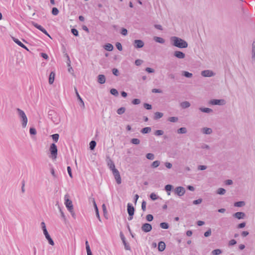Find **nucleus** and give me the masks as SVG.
<instances>
[{
  "mask_svg": "<svg viewBox=\"0 0 255 255\" xmlns=\"http://www.w3.org/2000/svg\"><path fill=\"white\" fill-rule=\"evenodd\" d=\"M171 41L173 45L180 48H185L188 47L187 42L184 40L176 36L171 37Z\"/></svg>",
  "mask_w": 255,
  "mask_h": 255,
  "instance_id": "nucleus-1",
  "label": "nucleus"
},
{
  "mask_svg": "<svg viewBox=\"0 0 255 255\" xmlns=\"http://www.w3.org/2000/svg\"><path fill=\"white\" fill-rule=\"evenodd\" d=\"M16 110L18 113V117L20 119L22 127V128H24L26 127L27 124V118L23 111L19 108H17Z\"/></svg>",
  "mask_w": 255,
  "mask_h": 255,
  "instance_id": "nucleus-2",
  "label": "nucleus"
},
{
  "mask_svg": "<svg viewBox=\"0 0 255 255\" xmlns=\"http://www.w3.org/2000/svg\"><path fill=\"white\" fill-rule=\"evenodd\" d=\"M64 200V204L66 208L70 213H72L73 212V206L72 202L71 200L69 199V196L68 194H66L65 195Z\"/></svg>",
  "mask_w": 255,
  "mask_h": 255,
  "instance_id": "nucleus-3",
  "label": "nucleus"
},
{
  "mask_svg": "<svg viewBox=\"0 0 255 255\" xmlns=\"http://www.w3.org/2000/svg\"><path fill=\"white\" fill-rule=\"evenodd\" d=\"M127 211L129 215L128 220L130 221L133 218V216L134 213V208L131 203H128L127 205Z\"/></svg>",
  "mask_w": 255,
  "mask_h": 255,
  "instance_id": "nucleus-4",
  "label": "nucleus"
},
{
  "mask_svg": "<svg viewBox=\"0 0 255 255\" xmlns=\"http://www.w3.org/2000/svg\"><path fill=\"white\" fill-rule=\"evenodd\" d=\"M49 150L51 154L52 157L55 159L57 155V147L55 143H52L50 145Z\"/></svg>",
  "mask_w": 255,
  "mask_h": 255,
  "instance_id": "nucleus-5",
  "label": "nucleus"
},
{
  "mask_svg": "<svg viewBox=\"0 0 255 255\" xmlns=\"http://www.w3.org/2000/svg\"><path fill=\"white\" fill-rule=\"evenodd\" d=\"M209 103L212 105L223 106L226 104V101L224 99H213L211 100Z\"/></svg>",
  "mask_w": 255,
  "mask_h": 255,
  "instance_id": "nucleus-6",
  "label": "nucleus"
},
{
  "mask_svg": "<svg viewBox=\"0 0 255 255\" xmlns=\"http://www.w3.org/2000/svg\"><path fill=\"white\" fill-rule=\"evenodd\" d=\"M174 192L178 196H182L185 193V189L183 187L178 186L175 188Z\"/></svg>",
  "mask_w": 255,
  "mask_h": 255,
  "instance_id": "nucleus-7",
  "label": "nucleus"
},
{
  "mask_svg": "<svg viewBox=\"0 0 255 255\" xmlns=\"http://www.w3.org/2000/svg\"><path fill=\"white\" fill-rule=\"evenodd\" d=\"M113 175L114 176L115 179L116 180L117 183L118 184H120L122 182L121 177L119 171L118 169L114 170L112 172Z\"/></svg>",
  "mask_w": 255,
  "mask_h": 255,
  "instance_id": "nucleus-8",
  "label": "nucleus"
},
{
  "mask_svg": "<svg viewBox=\"0 0 255 255\" xmlns=\"http://www.w3.org/2000/svg\"><path fill=\"white\" fill-rule=\"evenodd\" d=\"M201 75L204 77H211L215 75V73L211 70H206L201 72Z\"/></svg>",
  "mask_w": 255,
  "mask_h": 255,
  "instance_id": "nucleus-9",
  "label": "nucleus"
},
{
  "mask_svg": "<svg viewBox=\"0 0 255 255\" xmlns=\"http://www.w3.org/2000/svg\"><path fill=\"white\" fill-rule=\"evenodd\" d=\"M33 26L41 31L42 32H43L44 34H45L46 35L48 36L49 37H51L49 33L47 32V31L46 30L45 28H44L41 25L38 24L37 23H34Z\"/></svg>",
  "mask_w": 255,
  "mask_h": 255,
  "instance_id": "nucleus-10",
  "label": "nucleus"
},
{
  "mask_svg": "<svg viewBox=\"0 0 255 255\" xmlns=\"http://www.w3.org/2000/svg\"><path fill=\"white\" fill-rule=\"evenodd\" d=\"M107 165L109 169L113 172L114 170L117 169L115 167V165L113 161L109 157L107 160Z\"/></svg>",
  "mask_w": 255,
  "mask_h": 255,
  "instance_id": "nucleus-11",
  "label": "nucleus"
},
{
  "mask_svg": "<svg viewBox=\"0 0 255 255\" xmlns=\"http://www.w3.org/2000/svg\"><path fill=\"white\" fill-rule=\"evenodd\" d=\"M141 230L144 232H149L152 230V226L150 224L144 223L141 227Z\"/></svg>",
  "mask_w": 255,
  "mask_h": 255,
  "instance_id": "nucleus-12",
  "label": "nucleus"
},
{
  "mask_svg": "<svg viewBox=\"0 0 255 255\" xmlns=\"http://www.w3.org/2000/svg\"><path fill=\"white\" fill-rule=\"evenodd\" d=\"M12 39L18 46H20L21 47L24 48V49H25L27 51H28V49L27 48V47L24 44H23L19 39H18L17 38H16L14 37H12Z\"/></svg>",
  "mask_w": 255,
  "mask_h": 255,
  "instance_id": "nucleus-13",
  "label": "nucleus"
},
{
  "mask_svg": "<svg viewBox=\"0 0 255 255\" xmlns=\"http://www.w3.org/2000/svg\"><path fill=\"white\" fill-rule=\"evenodd\" d=\"M133 45L136 48H140L144 46V42L141 40H135L133 42Z\"/></svg>",
  "mask_w": 255,
  "mask_h": 255,
  "instance_id": "nucleus-14",
  "label": "nucleus"
},
{
  "mask_svg": "<svg viewBox=\"0 0 255 255\" xmlns=\"http://www.w3.org/2000/svg\"><path fill=\"white\" fill-rule=\"evenodd\" d=\"M233 216L234 218H237L238 219H243L245 218L246 214L244 212H238L234 213L233 214Z\"/></svg>",
  "mask_w": 255,
  "mask_h": 255,
  "instance_id": "nucleus-15",
  "label": "nucleus"
},
{
  "mask_svg": "<svg viewBox=\"0 0 255 255\" xmlns=\"http://www.w3.org/2000/svg\"><path fill=\"white\" fill-rule=\"evenodd\" d=\"M174 56L179 59H183L185 57V54L180 51H175L174 52Z\"/></svg>",
  "mask_w": 255,
  "mask_h": 255,
  "instance_id": "nucleus-16",
  "label": "nucleus"
},
{
  "mask_svg": "<svg viewBox=\"0 0 255 255\" xmlns=\"http://www.w3.org/2000/svg\"><path fill=\"white\" fill-rule=\"evenodd\" d=\"M165 249V244L162 241H160L158 243V249L160 252L163 251Z\"/></svg>",
  "mask_w": 255,
  "mask_h": 255,
  "instance_id": "nucleus-17",
  "label": "nucleus"
},
{
  "mask_svg": "<svg viewBox=\"0 0 255 255\" xmlns=\"http://www.w3.org/2000/svg\"><path fill=\"white\" fill-rule=\"evenodd\" d=\"M98 82L102 84L105 83L106 78L104 75H99L98 77Z\"/></svg>",
  "mask_w": 255,
  "mask_h": 255,
  "instance_id": "nucleus-18",
  "label": "nucleus"
},
{
  "mask_svg": "<svg viewBox=\"0 0 255 255\" xmlns=\"http://www.w3.org/2000/svg\"><path fill=\"white\" fill-rule=\"evenodd\" d=\"M93 205H94V208H95V210L96 211V216L98 218V219H99V220L100 221H101V219H100V215H99V213L98 208L97 205L94 199L93 200Z\"/></svg>",
  "mask_w": 255,
  "mask_h": 255,
  "instance_id": "nucleus-19",
  "label": "nucleus"
},
{
  "mask_svg": "<svg viewBox=\"0 0 255 255\" xmlns=\"http://www.w3.org/2000/svg\"><path fill=\"white\" fill-rule=\"evenodd\" d=\"M202 132L205 134H210L212 132V129L209 128H204L202 129Z\"/></svg>",
  "mask_w": 255,
  "mask_h": 255,
  "instance_id": "nucleus-20",
  "label": "nucleus"
},
{
  "mask_svg": "<svg viewBox=\"0 0 255 255\" xmlns=\"http://www.w3.org/2000/svg\"><path fill=\"white\" fill-rule=\"evenodd\" d=\"M55 74L54 72H51L49 75V83L52 84L53 83L54 81Z\"/></svg>",
  "mask_w": 255,
  "mask_h": 255,
  "instance_id": "nucleus-21",
  "label": "nucleus"
},
{
  "mask_svg": "<svg viewBox=\"0 0 255 255\" xmlns=\"http://www.w3.org/2000/svg\"><path fill=\"white\" fill-rule=\"evenodd\" d=\"M85 245H86V249L87 251V255H93L88 241H86Z\"/></svg>",
  "mask_w": 255,
  "mask_h": 255,
  "instance_id": "nucleus-22",
  "label": "nucleus"
},
{
  "mask_svg": "<svg viewBox=\"0 0 255 255\" xmlns=\"http://www.w3.org/2000/svg\"><path fill=\"white\" fill-rule=\"evenodd\" d=\"M153 39L156 42H158V43H159L161 44H163L165 42L164 39L160 37L154 36L153 38Z\"/></svg>",
  "mask_w": 255,
  "mask_h": 255,
  "instance_id": "nucleus-23",
  "label": "nucleus"
},
{
  "mask_svg": "<svg viewBox=\"0 0 255 255\" xmlns=\"http://www.w3.org/2000/svg\"><path fill=\"white\" fill-rule=\"evenodd\" d=\"M181 107L183 109H186L190 106V104L188 101L183 102L180 104Z\"/></svg>",
  "mask_w": 255,
  "mask_h": 255,
  "instance_id": "nucleus-24",
  "label": "nucleus"
},
{
  "mask_svg": "<svg viewBox=\"0 0 255 255\" xmlns=\"http://www.w3.org/2000/svg\"><path fill=\"white\" fill-rule=\"evenodd\" d=\"M199 110L202 112L206 113H210L212 112L213 110L208 108H200Z\"/></svg>",
  "mask_w": 255,
  "mask_h": 255,
  "instance_id": "nucleus-25",
  "label": "nucleus"
},
{
  "mask_svg": "<svg viewBox=\"0 0 255 255\" xmlns=\"http://www.w3.org/2000/svg\"><path fill=\"white\" fill-rule=\"evenodd\" d=\"M104 48L107 51H111L113 49V46L110 43H107L105 45Z\"/></svg>",
  "mask_w": 255,
  "mask_h": 255,
  "instance_id": "nucleus-26",
  "label": "nucleus"
},
{
  "mask_svg": "<svg viewBox=\"0 0 255 255\" xmlns=\"http://www.w3.org/2000/svg\"><path fill=\"white\" fill-rule=\"evenodd\" d=\"M172 188H173L172 185H170V184L166 185L165 186V190L167 191V194L168 195H170V192L172 190Z\"/></svg>",
  "mask_w": 255,
  "mask_h": 255,
  "instance_id": "nucleus-27",
  "label": "nucleus"
},
{
  "mask_svg": "<svg viewBox=\"0 0 255 255\" xmlns=\"http://www.w3.org/2000/svg\"><path fill=\"white\" fill-rule=\"evenodd\" d=\"M177 133L179 134H184L187 132V129L186 128L183 127L177 129Z\"/></svg>",
  "mask_w": 255,
  "mask_h": 255,
  "instance_id": "nucleus-28",
  "label": "nucleus"
},
{
  "mask_svg": "<svg viewBox=\"0 0 255 255\" xmlns=\"http://www.w3.org/2000/svg\"><path fill=\"white\" fill-rule=\"evenodd\" d=\"M163 114L162 113L157 112L154 114V119L157 120L163 117Z\"/></svg>",
  "mask_w": 255,
  "mask_h": 255,
  "instance_id": "nucleus-29",
  "label": "nucleus"
},
{
  "mask_svg": "<svg viewBox=\"0 0 255 255\" xmlns=\"http://www.w3.org/2000/svg\"><path fill=\"white\" fill-rule=\"evenodd\" d=\"M151 131V128L150 127H145V128H143L141 130V132L142 133H149V132H150Z\"/></svg>",
  "mask_w": 255,
  "mask_h": 255,
  "instance_id": "nucleus-30",
  "label": "nucleus"
},
{
  "mask_svg": "<svg viewBox=\"0 0 255 255\" xmlns=\"http://www.w3.org/2000/svg\"><path fill=\"white\" fill-rule=\"evenodd\" d=\"M245 205V203L244 201H238V202H236L234 203V206L235 207H241L244 206Z\"/></svg>",
  "mask_w": 255,
  "mask_h": 255,
  "instance_id": "nucleus-31",
  "label": "nucleus"
},
{
  "mask_svg": "<svg viewBox=\"0 0 255 255\" xmlns=\"http://www.w3.org/2000/svg\"><path fill=\"white\" fill-rule=\"evenodd\" d=\"M160 162L158 160H155L154 161H153L152 162V163L151 164V167L152 168H156L158 166H159V165H160Z\"/></svg>",
  "mask_w": 255,
  "mask_h": 255,
  "instance_id": "nucleus-32",
  "label": "nucleus"
},
{
  "mask_svg": "<svg viewBox=\"0 0 255 255\" xmlns=\"http://www.w3.org/2000/svg\"><path fill=\"white\" fill-rule=\"evenodd\" d=\"M225 193L226 190L223 188H220L217 191V193L219 195H224Z\"/></svg>",
  "mask_w": 255,
  "mask_h": 255,
  "instance_id": "nucleus-33",
  "label": "nucleus"
},
{
  "mask_svg": "<svg viewBox=\"0 0 255 255\" xmlns=\"http://www.w3.org/2000/svg\"><path fill=\"white\" fill-rule=\"evenodd\" d=\"M51 137L53 141H55V142H57L58 140L59 135L58 133H55L51 135Z\"/></svg>",
  "mask_w": 255,
  "mask_h": 255,
  "instance_id": "nucleus-34",
  "label": "nucleus"
},
{
  "mask_svg": "<svg viewBox=\"0 0 255 255\" xmlns=\"http://www.w3.org/2000/svg\"><path fill=\"white\" fill-rule=\"evenodd\" d=\"M160 227L164 229H167L169 228V225L165 222H162L160 224Z\"/></svg>",
  "mask_w": 255,
  "mask_h": 255,
  "instance_id": "nucleus-35",
  "label": "nucleus"
},
{
  "mask_svg": "<svg viewBox=\"0 0 255 255\" xmlns=\"http://www.w3.org/2000/svg\"><path fill=\"white\" fill-rule=\"evenodd\" d=\"M126 111V108L124 107H121L118 109L117 113L118 114L121 115L123 114Z\"/></svg>",
  "mask_w": 255,
  "mask_h": 255,
  "instance_id": "nucleus-36",
  "label": "nucleus"
},
{
  "mask_svg": "<svg viewBox=\"0 0 255 255\" xmlns=\"http://www.w3.org/2000/svg\"><path fill=\"white\" fill-rule=\"evenodd\" d=\"M90 148L91 150H93L95 147H96V142L94 140H92L90 142Z\"/></svg>",
  "mask_w": 255,
  "mask_h": 255,
  "instance_id": "nucleus-37",
  "label": "nucleus"
},
{
  "mask_svg": "<svg viewBox=\"0 0 255 255\" xmlns=\"http://www.w3.org/2000/svg\"><path fill=\"white\" fill-rule=\"evenodd\" d=\"M222 253V251L220 249H215L212 252L213 255H218Z\"/></svg>",
  "mask_w": 255,
  "mask_h": 255,
  "instance_id": "nucleus-38",
  "label": "nucleus"
},
{
  "mask_svg": "<svg viewBox=\"0 0 255 255\" xmlns=\"http://www.w3.org/2000/svg\"><path fill=\"white\" fill-rule=\"evenodd\" d=\"M110 93L113 95H114L115 96H118L119 95L118 91L116 89H112L110 90Z\"/></svg>",
  "mask_w": 255,
  "mask_h": 255,
  "instance_id": "nucleus-39",
  "label": "nucleus"
},
{
  "mask_svg": "<svg viewBox=\"0 0 255 255\" xmlns=\"http://www.w3.org/2000/svg\"><path fill=\"white\" fill-rule=\"evenodd\" d=\"M168 120L170 122L175 123L178 121V118L175 117H171L168 118Z\"/></svg>",
  "mask_w": 255,
  "mask_h": 255,
  "instance_id": "nucleus-40",
  "label": "nucleus"
},
{
  "mask_svg": "<svg viewBox=\"0 0 255 255\" xmlns=\"http://www.w3.org/2000/svg\"><path fill=\"white\" fill-rule=\"evenodd\" d=\"M252 59L255 62V44H253V49H252Z\"/></svg>",
  "mask_w": 255,
  "mask_h": 255,
  "instance_id": "nucleus-41",
  "label": "nucleus"
},
{
  "mask_svg": "<svg viewBox=\"0 0 255 255\" xmlns=\"http://www.w3.org/2000/svg\"><path fill=\"white\" fill-rule=\"evenodd\" d=\"M146 157L149 160H153L154 158V155L153 153H148L146 154Z\"/></svg>",
  "mask_w": 255,
  "mask_h": 255,
  "instance_id": "nucleus-42",
  "label": "nucleus"
},
{
  "mask_svg": "<svg viewBox=\"0 0 255 255\" xmlns=\"http://www.w3.org/2000/svg\"><path fill=\"white\" fill-rule=\"evenodd\" d=\"M183 75L187 78H191L192 76V74L189 72L184 71L183 73Z\"/></svg>",
  "mask_w": 255,
  "mask_h": 255,
  "instance_id": "nucleus-43",
  "label": "nucleus"
},
{
  "mask_svg": "<svg viewBox=\"0 0 255 255\" xmlns=\"http://www.w3.org/2000/svg\"><path fill=\"white\" fill-rule=\"evenodd\" d=\"M131 143L133 144H138L140 143V140L138 138H132L131 140Z\"/></svg>",
  "mask_w": 255,
  "mask_h": 255,
  "instance_id": "nucleus-44",
  "label": "nucleus"
},
{
  "mask_svg": "<svg viewBox=\"0 0 255 255\" xmlns=\"http://www.w3.org/2000/svg\"><path fill=\"white\" fill-rule=\"evenodd\" d=\"M75 90L76 91V93L77 96L78 97V99L79 100V101L81 102L82 105L84 106V102H83L82 99L81 98L80 96L79 95V94L77 91V90L76 88H75Z\"/></svg>",
  "mask_w": 255,
  "mask_h": 255,
  "instance_id": "nucleus-45",
  "label": "nucleus"
},
{
  "mask_svg": "<svg viewBox=\"0 0 255 255\" xmlns=\"http://www.w3.org/2000/svg\"><path fill=\"white\" fill-rule=\"evenodd\" d=\"M59 10L56 7H53L52 9V13L54 15H58Z\"/></svg>",
  "mask_w": 255,
  "mask_h": 255,
  "instance_id": "nucleus-46",
  "label": "nucleus"
},
{
  "mask_svg": "<svg viewBox=\"0 0 255 255\" xmlns=\"http://www.w3.org/2000/svg\"><path fill=\"white\" fill-rule=\"evenodd\" d=\"M150 198H151V200H155L157 199L158 198V196H157V195L154 193H152L150 195Z\"/></svg>",
  "mask_w": 255,
  "mask_h": 255,
  "instance_id": "nucleus-47",
  "label": "nucleus"
},
{
  "mask_svg": "<svg viewBox=\"0 0 255 255\" xmlns=\"http://www.w3.org/2000/svg\"><path fill=\"white\" fill-rule=\"evenodd\" d=\"M163 133L164 131L162 130H157L155 131L154 134L155 135L159 136L163 135Z\"/></svg>",
  "mask_w": 255,
  "mask_h": 255,
  "instance_id": "nucleus-48",
  "label": "nucleus"
},
{
  "mask_svg": "<svg viewBox=\"0 0 255 255\" xmlns=\"http://www.w3.org/2000/svg\"><path fill=\"white\" fill-rule=\"evenodd\" d=\"M236 244H237V241L234 239H232V240H231L229 242L228 245L229 246H232L236 245Z\"/></svg>",
  "mask_w": 255,
  "mask_h": 255,
  "instance_id": "nucleus-49",
  "label": "nucleus"
},
{
  "mask_svg": "<svg viewBox=\"0 0 255 255\" xmlns=\"http://www.w3.org/2000/svg\"><path fill=\"white\" fill-rule=\"evenodd\" d=\"M29 132L30 134L35 135L36 134V130L34 128H30L29 129Z\"/></svg>",
  "mask_w": 255,
  "mask_h": 255,
  "instance_id": "nucleus-50",
  "label": "nucleus"
},
{
  "mask_svg": "<svg viewBox=\"0 0 255 255\" xmlns=\"http://www.w3.org/2000/svg\"><path fill=\"white\" fill-rule=\"evenodd\" d=\"M123 243L124 245L125 248L126 250H130V248L129 245L127 243L126 241H124V242H123Z\"/></svg>",
  "mask_w": 255,
  "mask_h": 255,
  "instance_id": "nucleus-51",
  "label": "nucleus"
},
{
  "mask_svg": "<svg viewBox=\"0 0 255 255\" xmlns=\"http://www.w3.org/2000/svg\"><path fill=\"white\" fill-rule=\"evenodd\" d=\"M146 219L149 221V222H150L151 221L153 220V217L152 215L151 214H148L146 216Z\"/></svg>",
  "mask_w": 255,
  "mask_h": 255,
  "instance_id": "nucleus-52",
  "label": "nucleus"
},
{
  "mask_svg": "<svg viewBox=\"0 0 255 255\" xmlns=\"http://www.w3.org/2000/svg\"><path fill=\"white\" fill-rule=\"evenodd\" d=\"M121 33L122 35L126 36L128 34V30H127V29H126L125 28H122L121 29Z\"/></svg>",
  "mask_w": 255,
  "mask_h": 255,
  "instance_id": "nucleus-53",
  "label": "nucleus"
},
{
  "mask_svg": "<svg viewBox=\"0 0 255 255\" xmlns=\"http://www.w3.org/2000/svg\"><path fill=\"white\" fill-rule=\"evenodd\" d=\"M116 46L119 51H122L123 50L122 45L120 42H117L116 44Z\"/></svg>",
  "mask_w": 255,
  "mask_h": 255,
  "instance_id": "nucleus-54",
  "label": "nucleus"
},
{
  "mask_svg": "<svg viewBox=\"0 0 255 255\" xmlns=\"http://www.w3.org/2000/svg\"><path fill=\"white\" fill-rule=\"evenodd\" d=\"M140 101L138 99H134L132 101V103L133 105H138V104H140Z\"/></svg>",
  "mask_w": 255,
  "mask_h": 255,
  "instance_id": "nucleus-55",
  "label": "nucleus"
},
{
  "mask_svg": "<svg viewBox=\"0 0 255 255\" xmlns=\"http://www.w3.org/2000/svg\"><path fill=\"white\" fill-rule=\"evenodd\" d=\"M164 165H165V167L168 169H170L172 167V164L171 163L168 162H165Z\"/></svg>",
  "mask_w": 255,
  "mask_h": 255,
  "instance_id": "nucleus-56",
  "label": "nucleus"
},
{
  "mask_svg": "<svg viewBox=\"0 0 255 255\" xmlns=\"http://www.w3.org/2000/svg\"><path fill=\"white\" fill-rule=\"evenodd\" d=\"M143 106L147 110H150L152 108L151 105L147 103H144Z\"/></svg>",
  "mask_w": 255,
  "mask_h": 255,
  "instance_id": "nucleus-57",
  "label": "nucleus"
},
{
  "mask_svg": "<svg viewBox=\"0 0 255 255\" xmlns=\"http://www.w3.org/2000/svg\"><path fill=\"white\" fill-rule=\"evenodd\" d=\"M112 72H113V74L115 76H117L119 75V70L116 68L113 69Z\"/></svg>",
  "mask_w": 255,
  "mask_h": 255,
  "instance_id": "nucleus-58",
  "label": "nucleus"
},
{
  "mask_svg": "<svg viewBox=\"0 0 255 255\" xmlns=\"http://www.w3.org/2000/svg\"><path fill=\"white\" fill-rule=\"evenodd\" d=\"M211 235V229H209L208 231H207L204 233V236L206 237H208L210 236Z\"/></svg>",
  "mask_w": 255,
  "mask_h": 255,
  "instance_id": "nucleus-59",
  "label": "nucleus"
},
{
  "mask_svg": "<svg viewBox=\"0 0 255 255\" xmlns=\"http://www.w3.org/2000/svg\"><path fill=\"white\" fill-rule=\"evenodd\" d=\"M202 201V199L200 198L197 200H195L193 201V203L195 205H197V204H199L201 203Z\"/></svg>",
  "mask_w": 255,
  "mask_h": 255,
  "instance_id": "nucleus-60",
  "label": "nucleus"
},
{
  "mask_svg": "<svg viewBox=\"0 0 255 255\" xmlns=\"http://www.w3.org/2000/svg\"><path fill=\"white\" fill-rule=\"evenodd\" d=\"M71 32L74 35L76 36L78 35V31L76 29H75V28L72 29Z\"/></svg>",
  "mask_w": 255,
  "mask_h": 255,
  "instance_id": "nucleus-61",
  "label": "nucleus"
},
{
  "mask_svg": "<svg viewBox=\"0 0 255 255\" xmlns=\"http://www.w3.org/2000/svg\"><path fill=\"white\" fill-rule=\"evenodd\" d=\"M246 226V223L245 222H243L242 223H240L239 224L238 226H237V228L238 229H242V228H243L245 227Z\"/></svg>",
  "mask_w": 255,
  "mask_h": 255,
  "instance_id": "nucleus-62",
  "label": "nucleus"
},
{
  "mask_svg": "<svg viewBox=\"0 0 255 255\" xmlns=\"http://www.w3.org/2000/svg\"><path fill=\"white\" fill-rule=\"evenodd\" d=\"M146 202L145 201H143L141 203V209L143 211H145L146 209Z\"/></svg>",
  "mask_w": 255,
  "mask_h": 255,
  "instance_id": "nucleus-63",
  "label": "nucleus"
},
{
  "mask_svg": "<svg viewBox=\"0 0 255 255\" xmlns=\"http://www.w3.org/2000/svg\"><path fill=\"white\" fill-rule=\"evenodd\" d=\"M142 63V61L140 59H137L135 61V64L136 66L140 65Z\"/></svg>",
  "mask_w": 255,
  "mask_h": 255,
  "instance_id": "nucleus-64",
  "label": "nucleus"
}]
</instances>
